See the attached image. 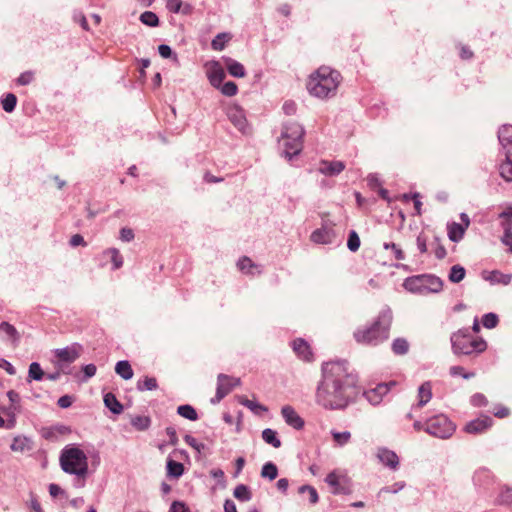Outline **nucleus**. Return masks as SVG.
Wrapping results in <instances>:
<instances>
[{
  "label": "nucleus",
  "instance_id": "864d4df0",
  "mask_svg": "<svg viewBox=\"0 0 512 512\" xmlns=\"http://www.w3.org/2000/svg\"><path fill=\"white\" fill-rule=\"evenodd\" d=\"M219 89L223 95L228 97L235 96L238 92V87L233 81H228L224 84L222 83Z\"/></svg>",
  "mask_w": 512,
  "mask_h": 512
},
{
  "label": "nucleus",
  "instance_id": "603ef678",
  "mask_svg": "<svg viewBox=\"0 0 512 512\" xmlns=\"http://www.w3.org/2000/svg\"><path fill=\"white\" fill-rule=\"evenodd\" d=\"M150 419L147 416H136L132 419L131 424L133 427H135L137 430L144 431L149 428L150 426Z\"/></svg>",
  "mask_w": 512,
  "mask_h": 512
},
{
  "label": "nucleus",
  "instance_id": "338daca9",
  "mask_svg": "<svg viewBox=\"0 0 512 512\" xmlns=\"http://www.w3.org/2000/svg\"><path fill=\"white\" fill-rule=\"evenodd\" d=\"M427 241V237L423 233H420L416 238V245L421 254L427 252Z\"/></svg>",
  "mask_w": 512,
  "mask_h": 512
},
{
  "label": "nucleus",
  "instance_id": "0e129e2a",
  "mask_svg": "<svg viewBox=\"0 0 512 512\" xmlns=\"http://www.w3.org/2000/svg\"><path fill=\"white\" fill-rule=\"evenodd\" d=\"M158 52L161 57L167 59V58H174V60H177V55L172 51L171 47L166 44H161L158 46Z\"/></svg>",
  "mask_w": 512,
  "mask_h": 512
},
{
  "label": "nucleus",
  "instance_id": "2eb2a0df",
  "mask_svg": "<svg viewBox=\"0 0 512 512\" xmlns=\"http://www.w3.org/2000/svg\"><path fill=\"white\" fill-rule=\"evenodd\" d=\"M281 415L285 423L296 430H301L305 425L303 418L290 405L282 407Z\"/></svg>",
  "mask_w": 512,
  "mask_h": 512
},
{
  "label": "nucleus",
  "instance_id": "39448f33",
  "mask_svg": "<svg viewBox=\"0 0 512 512\" xmlns=\"http://www.w3.org/2000/svg\"><path fill=\"white\" fill-rule=\"evenodd\" d=\"M304 134L305 130L299 123L292 121H287L284 123L281 133L280 146L283 149V156L288 161H291L302 151Z\"/></svg>",
  "mask_w": 512,
  "mask_h": 512
},
{
  "label": "nucleus",
  "instance_id": "9b49d317",
  "mask_svg": "<svg viewBox=\"0 0 512 512\" xmlns=\"http://www.w3.org/2000/svg\"><path fill=\"white\" fill-rule=\"evenodd\" d=\"M325 482L332 487V493L335 495H349L352 493L350 479L345 475H338L333 471L326 476Z\"/></svg>",
  "mask_w": 512,
  "mask_h": 512
},
{
  "label": "nucleus",
  "instance_id": "e433bc0d",
  "mask_svg": "<svg viewBox=\"0 0 512 512\" xmlns=\"http://www.w3.org/2000/svg\"><path fill=\"white\" fill-rule=\"evenodd\" d=\"M233 496L241 502H248L252 498V493L247 485L239 484L235 487Z\"/></svg>",
  "mask_w": 512,
  "mask_h": 512
},
{
  "label": "nucleus",
  "instance_id": "0eeeda50",
  "mask_svg": "<svg viewBox=\"0 0 512 512\" xmlns=\"http://www.w3.org/2000/svg\"><path fill=\"white\" fill-rule=\"evenodd\" d=\"M403 287L410 293L427 295L439 293L443 289V281L433 274H420L407 277L403 282Z\"/></svg>",
  "mask_w": 512,
  "mask_h": 512
},
{
  "label": "nucleus",
  "instance_id": "c85d7f7f",
  "mask_svg": "<svg viewBox=\"0 0 512 512\" xmlns=\"http://www.w3.org/2000/svg\"><path fill=\"white\" fill-rule=\"evenodd\" d=\"M103 401L105 406L113 413V414H121L123 411V405L120 403V401L116 398V396L108 392L104 395Z\"/></svg>",
  "mask_w": 512,
  "mask_h": 512
},
{
  "label": "nucleus",
  "instance_id": "4c0bfd02",
  "mask_svg": "<svg viewBox=\"0 0 512 512\" xmlns=\"http://www.w3.org/2000/svg\"><path fill=\"white\" fill-rule=\"evenodd\" d=\"M465 275V268L459 264H456L450 268L448 278L452 283H459L465 278Z\"/></svg>",
  "mask_w": 512,
  "mask_h": 512
},
{
  "label": "nucleus",
  "instance_id": "ddd939ff",
  "mask_svg": "<svg viewBox=\"0 0 512 512\" xmlns=\"http://www.w3.org/2000/svg\"><path fill=\"white\" fill-rule=\"evenodd\" d=\"M394 385V382L379 383L376 387L365 391L364 397L370 404L374 406L379 405L382 402L383 397L388 394L390 387Z\"/></svg>",
  "mask_w": 512,
  "mask_h": 512
},
{
  "label": "nucleus",
  "instance_id": "f8f14e48",
  "mask_svg": "<svg viewBox=\"0 0 512 512\" xmlns=\"http://www.w3.org/2000/svg\"><path fill=\"white\" fill-rule=\"evenodd\" d=\"M227 117L230 122L241 133L246 134L249 132L248 122L244 110L238 105H232L227 108Z\"/></svg>",
  "mask_w": 512,
  "mask_h": 512
},
{
  "label": "nucleus",
  "instance_id": "f3484780",
  "mask_svg": "<svg viewBox=\"0 0 512 512\" xmlns=\"http://www.w3.org/2000/svg\"><path fill=\"white\" fill-rule=\"evenodd\" d=\"M207 77L209 79L210 84L214 88H220L221 84L223 83L226 77V74L224 72L223 67L218 61L211 62L207 70Z\"/></svg>",
  "mask_w": 512,
  "mask_h": 512
},
{
  "label": "nucleus",
  "instance_id": "b1692460",
  "mask_svg": "<svg viewBox=\"0 0 512 512\" xmlns=\"http://www.w3.org/2000/svg\"><path fill=\"white\" fill-rule=\"evenodd\" d=\"M222 61L225 65L228 73L231 76L236 77V78L245 77L246 71H245L244 66L240 62H238L230 57H222Z\"/></svg>",
  "mask_w": 512,
  "mask_h": 512
},
{
  "label": "nucleus",
  "instance_id": "a19ab883",
  "mask_svg": "<svg viewBox=\"0 0 512 512\" xmlns=\"http://www.w3.org/2000/svg\"><path fill=\"white\" fill-rule=\"evenodd\" d=\"M230 39L231 35L229 33H219L212 40L211 47L215 51H222Z\"/></svg>",
  "mask_w": 512,
  "mask_h": 512
},
{
  "label": "nucleus",
  "instance_id": "f03ea898",
  "mask_svg": "<svg viewBox=\"0 0 512 512\" xmlns=\"http://www.w3.org/2000/svg\"><path fill=\"white\" fill-rule=\"evenodd\" d=\"M393 320L392 310L383 308L377 318L369 325L358 327L354 333V340L361 345L377 346L389 338Z\"/></svg>",
  "mask_w": 512,
  "mask_h": 512
},
{
  "label": "nucleus",
  "instance_id": "393cba45",
  "mask_svg": "<svg viewBox=\"0 0 512 512\" xmlns=\"http://www.w3.org/2000/svg\"><path fill=\"white\" fill-rule=\"evenodd\" d=\"M237 267L242 273L247 275H255L261 273L259 266L246 256L239 259L237 262Z\"/></svg>",
  "mask_w": 512,
  "mask_h": 512
},
{
  "label": "nucleus",
  "instance_id": "13d9d810",
  "mask_svg": "<svg viewBox=\"0 0 512 512\" xmlns=\"http://www.w3.org/2000/svg\"><path fill=\"white\" fill-rule=\"evenodd\" d=\"M451 376H461L464 379H471L475 376L474 372H465L462 366H451L449 369Z\"/></svg>",
  "mask_w": 512,
  "mask_h": 512
},
{
  "label": "nucleus",
  "instance_id": "8fccbe9b",
  "mask_svg": "<svg viewBox=\"0 0 512 512\" xmlns=\"http://www.w3.org/2000/svg\"><path fill=\"white\" fill-rule=\"evenodd\" d=\"M331 435L333 437V440L339 446L346 445L351 439V433L349 431L338 432L333 430L331 431Z\"/></svg>",
  "mask_w": 512,
  "mask_h": 512
},
{
  "label": "nucleus",
  "instance_id": "09e8293b",
  "mask_svg": "<svg viewBox=\"0 0 512 512\" xmlns=\"http://www.w3.org/2000/svg\"><path fill=\"white\" fill-rule=\"evenodd\" d=\"M405 486H406V483L404 481L395 482L394 484H392L390 486L382 487L379 490L377 496L381 497L385 493L396 494V493L400 492L402 489H404Z\"/></svg>",
  "mask_w": 512,
  "mask_h": 512
},
{
  "label": "nucleus",
  "instance_id": "7ed1b4c3",
  "mask_svg": "<svg viewBox=\"0 0 512 512\" xmlns=\"http://www.w3.org/2000/svg\"><path fill=\"white\" fill-rule=\"evenodd\" d=\"M59 462L61 469L71 475H75L74 486L83 488L86 484L88 473V457L79 447L73 444L66 445L60 453Z\"/></svg>",
  "mask_w": 512,
  "mask_h": 512
},
{
  "label": "nucleus",
  "instance_id": "7c9ffc66",
  "mask_svg": "<svg viewBox=\"0 0 512 512\" xmlns=\"http://www.w3.org/2000/svg\"><path fill=\"white\" fill-rule=\"evenodd\" d=\"M115 372L124 380H129L133 377V369L127 360L118 361L115 365Z\"/></svg>",
  "mask_w": 512,
  "mask_h": 512
},
{
  "label": "nucleus",
  "instance_id": "2f4dec72",
  "mask_svg": "<svg viewBox=\"0 0 512 512\" xmlns=\"http://www.w3.org/2000/svg\"><path fill=\"white\" fill-rule=\"evenodd\" d=\"M45 377V372L41 368L40 364L38 362H32L29 365L28 369V376L26 381L30 383L31 381H41Z\"/></svg>",
  "mask_w": 512,
  "mask_h": 512
},
{
  "label": "nucleus",
  "instance_id": "a18cd8bd",
  "mask_svg": "<svg viewBox=\"0 0 512 512\" xmlns=\"http://www.w3.org/2000/svg\"><path fill=\"white\" fill-rule=\"evenodd\" d=\"M17 104V97L13 93H7L2 99H1V105L5 112L11 113L15 110Z\"/></svg>",
  "mask_w": 512,
  "mask_h": 512
},
{
  "label": "nucleus",
  "instance_id": "6e6552de",
  "mask_svg": "<svg viewBox=\"0 0 512 512\" xmlns=\"http://www.w3.org/2000/svg\"><path fill=\"white\" fill-rule=\"evenodd\" d=\"M455 429V424L443 413L426 419L425 432L431 436L447 439L453 435Z\"/></svg>",
  "mask_w": 512,
  "mask_h": 512
},
{
  "label": "nucleus",
  "instance_id": "6ab92c4d",
  "mask_svg": "<svg viewBox=\"0 0 512 512\" xmlns=\"http://www.w3.org/2000/svg\"><path fill=\"white\" fill-rule=\"evenodd\" d=\"M291 346L293 351L300 359L308 362L313 359V353L311 351V348L304 339L297 338L293 340Z\"/></svg>",
  "mask_w": 512,
  "mask_h": 512
},
{
  "label": "nucleus",
  "instance_id": "bb28decb",
  "mask_svg": "<svg viewBox=\"0 0 512 512\" xmlns=\"http://www.w3.org/2000/svg\"><path fill=\"white\" fill-rule=\"evenodd\" d=\"M486 281H489L491 284H503L508 285L511 283L512 274H504L498 270L490 272L487 276H484Z\"/></svg>",
  "mask_w": 512,
  "mask_h": 512
},
{
  "label": "nucleus",
  "instance_id": "a211bd4d",
  "mask_svg": "<svg viewBox=\"0 0 512 512\" xmlns=\"http://www.w3.org/2000/svg\"><path fill=\"white\" fill-rule=\"evenodd\" d=\"M432 398V384L430 381L422 383L418 388L417 402L412 405V410L424 407Z\"/></svg>",
  "mask_w": 512,
  "mask_h": 512
},
{
  "label": "nucleus",
  "instance_id": "72a5a7b5",
  "mask_svg": "<svg viewBox=\"0 0 512 512\" xmlns=\"http://www.w3.org/2000/svg\"><path fill=\"white\" fill-rule=\"evenodd\" d=\"M30 443L31 441L29 438L25 436H17L13 439L10 448L12 451L24 452L31 449Z\"/></svg>",
  "mask_w": 512,
  "mask_h": 512
},
{
  "label": "nucleus",
  "instance_id": "4be33fe9",
  "mask_svg": "<svg viewBox=\"0 0 512 512\" xmlns=\"http://www.w3.org/2000/svg\"><path fill=\"white\" fill-rule=\"evenodd\" d=\"M345 169L342 161H321L319 171L326 176H337Z\"/></svg>",
  "mask_w": 512,
  "mask_h": 512
},
{
  "label": "nucleus",
  "instance_id": "c756f323",
  "mask_svg": "<svg viewBox=\"0 0 512 512\" xmlns=\"http://www.w3.org/2000/svg\"><path fill=\"white\" fill-rule=\"evenodd\" d=\"M465 227L462 224L453 222L448 225V237L452 242H459L465 234Z\"/></svg>",
  "mask_w": 512,
  "mask_h": 512
},
{
  "label": "nucleus",
  "instance_id": "423d86ee",
  "mask_svg": "<svg viewBox=\"0 0 512 512\" xmlns=\"http://www.w3.org/2000/svg\"><path fill=\"white\" fill-rule=\"evenodd\" d=\"M450 340L455 355H478L487 349V342L483 338H475L467 328L453 333Z\"/></svg>",
  "mask_w": 512,
  "mask_h": 512
},
{
  "label": "nucleus",
  "instance_id": "49530a36",
  "mask_svg": "<svg viewBox=\"0 0 512 512\" xmlns=\"http://www.w3.org/2000/svg\"><path fill=\"white\" fill-rule=\"evenodd\" d=\"M140 21L148 27H157L159 25V17L152 11H145L140 15Z\"/></svg>",
  "mask_w": 512,
  "mask_h": 512
},
{
  "label": "nucleus",
  "instance_id": "bf43d9fd",
  "mask_svg": "<svg viewBox=\"0 0 512 512\" xmlns=\"http://www.w3.org/2000/svg\"><path fill=\"white\" fill-rule=\"evenodd\" d=\"M73 21L79 23L83 30L89 31V25L84 13L81 10H74L72 15Z\"/></svg>",
  "mask_w": 512,
  "mask_h": 512
},
{
  "label": "nucleus",
  "instance_id": "f257e3e1",
  "mask_svg": "<svg viewBox=\"0 0 512 512\" xmlns=\"http://www.w3.org/2000/svg\"><path fill=\"white\" fill-rule=\"evenodd\" d=\"M357 375L349 371L345 360L322 366V379L316 390V402L328 410L344 409L356 394Z\"/></svg>",
  "mask_w": 512,
  "mask_h": 512
},
{
  "label": "nucleus",
  "instance_id": "f704fd0d",
  "mask_svg": "<svg viewBox=\"0 0 512 512\" xmlns=\"http://www.w3.org/2000/svg\"><path fill=\"white\" fill-rule=\"evenodd\" d=\"M262 439L265 443L273 446L274 448H279L281 446V441L278 438L277 432L271 428H266L262 431Z\"/></svg>",
  "mask_w": 512,
  "mask_h": 512
},
{
  "label": "nucleus",
  "instance_id": "a878e982",
  "mask_svg": "<svg viewBox=\"0 0 512 512\" xmlns=\"http://www.w3.org/2000/svg\"><path fill=\"white\" fill-rule=\"evenodd\" d=\"M499 172L505 181H512V151L505 152V161L501 163Z\"/></svg>",
  "mask_w": 512,
  "mask_h": 512
},
{
  "label": "nucleus",
  "instance_id": "de8ad7c7",
  "mask_svg": "<svg viewBox=\"0 0 512 512\" xmlns=\"http://www.w3.org/2000/svg\"><path fill=\"white\" fill-rule=\"evenodd\" d=\"M298 492L300 494L308 493L310 504L314 505L319 501V495L317 490L310 485H302L299 487Z\"/></svg>",
  "mask_w": 512,
  "mask_h": 512
},
{
  "label": "nucleus",
  "instance_id": "774afa93",
  "mask_svg": "<svg viewBox=\"0 0 512 512\" xmlns=\"http://www.w3.org/2000/svg\"><path fill=\"white\" fill-rule=\"evenodd\" d=\"M169 512H190L189 508L185 505L184 502L174 501L171 506Z\"/></svg>",
  "mask_w": 512,
  "mask_h": 512
},
{
  "label": "nucleus",
  "instance_id": "9d476101",
  "mask_svg": "<svg viewBox=\"0 0 512 512\" xmlns=\"http://www.w3.org/2000/svg\"><path fill=\"white\" fill-rule=\"evenodd\" d=\"M240 385V378H235L226 374H219L217 376L216 394L211 398L212 404L219 403L225 396H227L234 387Z\"/></svg>",
  "mask_w": 512,
  "mask_h": 512
},
{
  "label": "nucleus",
  "instance_id": "412c9836",
  "mask_svg": "<svg viewBox=\"0 0 512 512\" xmlns=\"http://www.w3.org/2000/svg\"><path fill=\"white\" fill-rule=\"evenodd\" d=\"M54 354L61 362L73 363L80 355L79 346L73 345L70 347L56 349Z\"/></svg>",
  "mask_w": 512,
  "mask_h": 512
},
{
  "label": "nucleus",
  "instance_id": "ea45409f",
  "mask_svg": "<svg viewBox=\"0 0 512 512\" xmlns=\"http://www.w3.org/2000/svg\"><path fill=\"white\" fill-rule=\"evenodd\" d=\"M392 351L396 355H405L409 351V343L405 338H396L391 345Z\"/></svg>",
  "mask_w": 512,
  "mask_h": 512
},
{
  "label": "nucleus",
  "instance_id": "4468645a",
  "mask_svg": "<svg viewBox=\"0 0 512 512\" xmlns=\"http://www.w3.org/2000/svg\"><path fill=\"white\" fill-rule=\"evenodd\" d=\"M376 457L379 462L388 467L390 470L396 471L399 468L400 461L398 455L386 447L378 448Z\"/></svg>",
  "mask_w": 512,
  "mask_h": 512
},
{
  "label": "nucleus",
  "instance_id": "4d7b16f0",
  "mask_svg": "<svg viewBox=\"0 0 512 512\" xmlns=\"http://www.w3.org/2000/svg\"><path fill=\"white\" fill-rule=\"evenodd\" d=\"M383 248L385 250L391 249L396 260H404L405 259V254H404L403 250L397 244H395L393 242H385L383 244Z\"/></svg>",
  "mask_w": 512,
  "mask_h": 512
},
{
  "label": "nucleus",
  "instance_id": "dca6fc26",
  "mask_svg": "<svg viewBox=\"0 0 512 512\" xmlns=\"http://www.w3.org/2000/svg\"><path fill=\"white\" fill-rule=\"evenodd\" d=\"M492 423L493 419L490 416H482L468 422L464 430L469 434H480L487 431Z\"/></svg>",
  "mask_w": 512,
  "mask_h": 512
},
{
  "label": "nucleus",
  "instance_id": "20e7f679",
  "mask_svg": "<svg viewBox=\"0 0 512 512\" xmlns=\"http://www.w3.org/2000/svg\"><path fill=\"white\" fill-rule=\"evenodd\" d=\"M339 83V72L330 67L322 66L310 76L307 89L311 95L324 99L336 94Z\"/></svg>",
  "mask_w": 512,
  "mask_h": 512
},
{
  "label": "nucleus",
  "instance_id": "69168bd1",
  "mask_svg": "<svg viewBox=\"0 0 512 512\" xmlns=\"http://www.w3.org/2000/svg\"><path fill=\"white\" fill-rule=\"evenodd\" d=\"M497 503L499 504H512V488H506L504 489L498 499Z\"/></svg>",
  "mask_w": 512,
  "mask_h": 512
},
{
  "label": "nucleus",
  "instance_id": "cd10ccee",
  "mask_svg": "<svg viewBox=\"0 0 512 512\" xmlns=\"http://www.w3.org/2000/svg\"><path fill=\"white\" fill-rule=\"evenodd\" d=\"M166 7L172 13H182L188 15L192 11L189 4H184L182 0H166Z\"/></svg>",
  "mask_w": 512,
  "mask_h": 512
},
{
  "label": "nucleus",
  "instance_id": "5701e85b",
  "mask_svg": "<svg viewBox=\"0 0 512 512\" xmlns=\"http://www.w3.org/2000/svg\"><path fill=\"white\" fill-rule=\"evenodd\" d=\"M498 140L504 153L512 151V125H502L498 130Z\"/></svg>",
  "mask_w": 512,
  "mask_h": 512
},
{
  "label": "nucleus",
  "instance_id": "6e6d98bb",
  "mask_svg": "<svg viewBox=\"0 0 512 512\" xmlns=\"http://www.w3.org/2000/svg\"><path fill=\"white\" fill-rule=\"evenodd\" d=\"M347 247L352 252H356L360 247V238L354 230H351L348 235Z\"/></svg>",
  "mask_w": 512,
  "mask_h": 512
},
{
  "label": "nucleus",
  "instance_id": "680f3d73",
  "mask_svg": "<svg viewBox=\"0 0 512 512\" xmlns=\"http://www.w3.org/2000/svg\"><path fill=\"white\" fill-rule=\"evenodd\" d=\"M470 403L474 407H483L488 404L486 396L482 393H475L470 398Z\"/></svg>",
  "mask_w": 512,
  "mask_h": 512
},
{
  "label": "nucleus",
  "instance_id": "aec40b11",
  "mask_svg": "<svg viewBox=\"0 0 512 512\" xmlns=\"http://www.w3.org/2000/svg\"><path fill=\"white\" fill-rule=\"evenodd\" d=\"M101 257L103 259L109 260L112 264L111 270L116 271L123 267L124 258L121 255L120 251L115 248H107L101 253Z\"/></svg>",
  "mask_w": 512,
  "mask_h": 512
},
{
  "label": "nucleus",
  "instance_id": "052dcab7",
  "mask_svg": "<svg viewBox=\"0 0 512 512\" xmlns=\"http://www.w3.org/2000/svg\"><path fill=\"white\" fill-rule=\"evenodd\" d=\"M34 80V73L32 71H25L16 79L19 86L29 85Z\"/></svg>",
  "mask_w": 512,
  "mask_h": 512
},
{
  "label": "nucleus",
  "instance_id": "79ce46f5",
  "mask_svg": "<svg viewBox=\"0 0 512 512\" xmlns=\"http://www.w3.org/2000/svg\"><path fill=\"white\" fill-rule=\"evenodd\" d=\"M158 387L157 380L154 377L145 376L142 380L137 382V389L139 391H153Z\"/></svg>",
  "mask_w": 512,
  "mask_h": 512
},
{
  "label": "nucleus",
  "instance_id": "473e14b6",
  "mask_svg": "<svg viewBox=\"0 0 512 512\" xmlns=\"http://www.w3.org/2000/svg\"><path fill=\"white\" fill-rule=\"evenodd\" d=\"M0 332L5 334L9 340L16 343L20 340V334L10 323L3 321L0 323Z\"/></svg>",
  "mask_w": 512,
  "mask_h": 512
},
{
  "label": "nucleus",
  "instance_id": "37998d69",
  "mask_svg": "<svg viewBox=\"0 0 512 512\" xmlns=\"http://www.w3.org/2000/svg\"><path fill=\"white\" fill-rule=\"evenodd\" d=\"M177 413L190 421H196L198 419V414L196 410L189 404L180 405L177 408Z\"/></svg>",
  "mask_w": 512,
  "mask_h": 512
},
{
  "label": "nucleus",
  "instance_id": "5fc2aeb1",
  "mask_svg": "<svg viewBox=\"0 0 512 512\" xmlns=\"http://www.w3.org/2000/svg\"><path fill=\"white\" fill-rule=\"evenodd\" d=\"M240 403L242 405H244L245 407H247L248 409H250L254 413L267 411V408L265 406H263L262 404H260L256 401H253V400H249L247 398L241 400Z\"/></svg>",
  "mask_w": 512,
  "mask_h": 512
},
{
  "label": "nucleus",
  "instance_id": "c03bdc74",
  "mask_svg": "<svg viewBox=\"0 0 512 512\" xmlns=\"http://www.w3.org/2000/svg\"><path fill=\"white\" fill-rule=\"evenodd\" d=\"M184 472V466L182 463L169 459L167 461V473L169 476L179 478Z\"/></svg>",
  "mask_w": 512,
  "mask_h": 512
},
{
  "label": "nucleus",
  "instance_id": "58836bf2",
  "mask_svg": "<svg viewBox=\"0 0 512 512\" xmlns=\"http://www.w3.org/2000/svg\"><path fill=\"white\" fill-rule=\"evenodd\" d=\"M277 476H278V468L273 462H271V461L266 462L262 466V469H261V477L262 478L272 481V480L276 479Z\"/></svg>",
  "mask_w": 512,
  "mask_h": 512
},
{
  "label": "nucleus",
  "instance_id": "3c124183",
  "mask_svg": "<svg viewBox=\"0 0 512 512\" xmlns=\"http://www.w3.org/2000/svg\"><path fill=\"white\" fill-rule=\"evenodd\" d=\"M498 315L492 312L486 313L482 317V324L487 329H493L498 325Z\"/></svg>",
  "mask_w": 512,
  "mask_h": 512
},
{
  "label": "nucleus",
  "instance_id": "1a4fd4ad",
  "mask_svg": "<svg viewBox=\"0 0 512 512\" xmlns=\"http://www.w3.org/2000/svg\"><path fill=\"white\" fill-rule=\"evenodd\" d=\"M335 224L330 220H323L321 227L311 233L310 240L315 244L330 245L340 242V237L334 229Z\"/></svg>",
  "mask_w": 512,
  "mask_h": 512
},
{
  "label": "nucleus",
  "instance_id": "e2e57ef3",
  "mask_svg": "<svg viewBox=\"0 0 512 512\" xmlns=\"http://www.w3.org/2000/svg\"><path fill=\"white\" fill-rule=\"evenodd\" d=\"M184 441L186 442L187 445L195 449L198 453H201V451L205 448V445L203 443L198 442L196 438L189 434L184 436Z\"/></svg>",
  "mask_w": 512,
  "mask_h": 512
},
{
  "label": "nucleus",
  "instance_id": "c9c22d12",
  "mask_svg": "<svg viewBox=\"0 0 512 512\" xmlns=\"http://www.w3.org/2000/svg\"><path fill=\"white\" fill-rule=\"evenodd\" d=\"M491 478L492 474L490 470L486 468H480L474 473L473 481L477 486H485L486 484L489 483Z\"/></svg>",
  "mask_w": 512,
  "mask_h": 512
}]
</instances>
